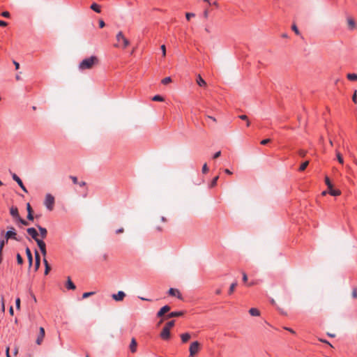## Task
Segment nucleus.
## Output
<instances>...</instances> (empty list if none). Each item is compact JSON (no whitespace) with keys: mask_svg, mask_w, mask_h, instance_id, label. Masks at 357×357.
<instances>
[{"mask_svg":"<svg viewBox=\"0 0 357 357\" xmlns=\"http://www.w3.org/2000/svg\"><path fill=\"white\" fill-rule=\"evenodd\" d=\"M17 221H18L19 222H20L23 225H29V222L26 220L22 219V218H19L17 220Z\"/></svg>","mask_w":357,"mask_h":357,"instance_id":"ea45409f","label":"nucleus"},{"mask_svg":"<svg viewBox=\"0 0 357 357\" xmlns=\"http://www.w3.org/2000/svg\"><path fill=\"white\" fill-rule=\"evenodd\" d=\"M66 288L68 289H72V290H74L76 288L75 284L72 282L70 277H68V280L66 282Z\"/></svg>","mask_w":357,"mask_h":357,"instance_id":"412c9836","label":"nucleus"},{"mask_svg":"<svg viewBox=\"0 0 357 357\" xmlns=\"http://www.w3.org/2000/svg\"><path fill=\"white\" fill-rule=\"evenodd\" d=\"M211 5H213L214 6H215L216 8L219 7V3H218V1H213V2L211 3Z\"/></svg>","mask_w":357,"mask_h":357,"instance_id":"774afa93","label":"nucleus"},{"mask_svg":"<svg viewBox=\"0 0 357 357\" xmlns=\"http://www.w3.org/2000/svg\"><path fill=\"white\" fill-rule=\"evenodd\" d=\"M98 62V59L96 56H91L90 57L83 59L79 64V69L80 70H89Z\"/></svg>","mask_w":357,"mask_h":357,"instance_id":"f257e3e1","label":"nucleus"},{"mask_svg":"<svg viewBox=\"0 0 357 357\" xmlns=\"http://www.w3.org/2000/svg\"><path fill=\"white\" fill-rule=\"evenodd\" d=\"M17 261L19 264H22L23 263V259L19 253L17 254Z\"/></svg>","mask_w":357,"mask_h":357,"instance_id":"a19ab883","label":"nucleus"},{"mask_svg":"<svg viewBox=\"0 0 357 357\" xmlns=\"http://www.w3.org/2000/svg\"><path fill=\"white\" fill-rule=\"evenodd\" d=\"M126 296V294L123 291H118L117 294H112V297L116 301H121Z\"/></svg>","mask_w":357,"mask_h":357,"instance_id":"9b49d317","label":"nucleus"},{"mask_svg":"<svg viewBox=\"0 0 357 357\" xmlns=\"http://www.w3.org/2000/svg\"><path fill=\"white\" fill-rule=\"evenodd\" d=\"M45 333L44 328L40 327V330H39V334H38V337L36 341L37 344H38V345L41 344V343L43 342V338L45 337Z\"/></svg>","mask_w":357,"mask_h":357,"instance_id":"f8f14e48","label":"nucleus"},{"mask_svg":"<svg viewBox=\"0 0 357 357\" xmlns=\"http://www.w3.org/2000/svg\"><path fill=\"white\" fill-rule=\"evenodd\" d=\"M218 178H219L218 176H217L213 178V180L211 183V185H210L211 188H213L216 185Z\"/></svg>","mask_w":357,"mask_h":357,"instance_id":"72a5a7b5","label":"nucleus"},{"mask_svg":"<svg viewBox=\"0 0 357 357\" xmlns=\"http://www.w3.org/2000/svg\"><path fill=\"white\" fill-rule=\"evenodd\" d=\"M1 310L3 312H5V303L3 296H1Z\"/></svg>","mask_w":357,"mask_h":357,"instance_id":"09e8293b","label":"nucleus"},{"mask_svg":"<svg viewBox=\"0 0 357 357\" xmlns=\"http://www.w3.org/2000/svg\"><path fill=\"white\" fill-rule=\"evenodd\" d=\"M116 38L119 43L115 45V47H121L125 49L130 45L129 40L124 36L122 31H119Z\"/></svg>","mask_w":357,"mask_h":357,"instance_id":"f03ea898","label":"nucleus"},{"mask_svg":"<svg viewBox=\"0 0 357 357\" xmlns=\"http://www.w3.org/2000/svg\"><path fill=\"white\" fill-rule=\"evenodd\" d=\"M284 329L289 331L292 334H295V331L291 328L284 327Z\"/></svg>","mask_w":357,"mask_h":357,"instance_id":"4d7b16f0","label":"nucleus"},{"mask_svg":"<svg viewBox=\"0 0 357 357\" xmlns=\"http://www.w3.org/2000/svg\"><path fill=\"white\" fill-rule=\"evenodd\" d=\"M249 313L250 314L251 316H259L260 315V312L258 309L257 308H250V310H249Z\"/></svg>","mask_w":357,"mask_h":357,"instance_id":"393cba45","label":"nucleus"},{"mask_svg":"<svg viewBox=\"0 0 357 357\" xmlns=\"http://www.w3.org/2000/svg\"><path fill=\"white\" fill-rule=\"evenodd\" d=\"M7 22L3 20H0V26H7Z\"/></svg>","mask_w":357,"mask_h":357,"instance_id":"052dcab7","label":"nucleus"},{"mask_svg":"<svg viewBox=\"0 0 357 357\" xmlns=\"http://www.w3.org/2000/svg\"><path fill=\"white\" fill-rule=\"evenodd\" d=\"M124 231L123 228H120V229H118L116 231V234H121V233H123Z\"/></svg>","mask_w":357,"mask_h":357,"instance_id":"338daca9","label":"nucleus"},{"mask_svg":"<svg viewBox=\"0 0 357 357\" xmlns=\"http://www.w3.org/2000/svg\"><path fill=\"white\" fill-rule=\"evenodd\" d=\"M15 305H16V308L17 309H20V298H17L16 300H15Z\"/></svg>","mask_w":357,"mask_h":357,"instance_id":"37998d69","label":"nucleus"},{"mask_svg":"<svg viewBox=\"0 0 357 357\" xmlns=\"http://www.w3.org/2000/svg\"><path fill=\"white\" fill-rule=\"evenodd\" d=\"M10 215L16 219V220L20 218V215H19V213H18V209L17 207H11L10 209Z\"/></svg>","mask_w":357,"mask_h":357,"instance_id":"f3484780","label":"nucleus"},{"mask_svg":"<svg viewBox=\"0 0 357 357\" xmlns=\"http://www.w3.org/2000/svg\"><path fill=\"white\" fill-rule=\"evenodd\" d=\"M37 228L38 229V231L40 232V235L42 238V239L45 238L47 235V230L46 228L41 227L39 225H36Z\"/></svg>","mask_w":357,"mask_h":357,"instance_id":"4468645a","label":"nucleus"},{"mask_svg":"<svg viewBox=\"0 0 357 357\" xmlns=\"http://www.w3.org/2000/svg\"><path fill=\"white\" fill-rule=\"evenodd\" d=\"M12 178L15 181H16L17 183V184L20 185V187L22 188V190L23 191H24L25 192H27L26 188L24 185L22 180L16 174H13Z\"/></svg>","mask_w":357,"mask_h":357,"instance_id":"1a4fd4ad","label":"nucleus"},{"mask_svg":"<svg viewBox=\"0 0 357 357\" xmlns=\"http://www.w3.org/2000/svg\"><path fill=\"white\" fill-rule=\"evenodd\" d=\"M160 337L164 340H169L170 338V330L164 327L160 333Z\"/></svg>","mask_w":357,"mask_h":357,"instance_id":"9d476101","label":"nucleus"},{"mask_svg":"<svg viewBox=\"0 0 357 357\" xmlns=\"http://www.w3.org/2000/svg\"><path fill=\"white\" fill-rule=\"evenodd\" d=\"M183 314L184 312L183 311L172 312L167 315L166 318L170 319L173 317H181L182 315H183Z\"/></svg>","mask_w":357,"mask_h":357,"instance_id":"2eb2a0df","label":"nucleus"},{"mask_svg":"<svg viewBox=\"0 0 357 357\" xmlns=\"http://www.w3.org/2000/svg\"><path fill=\"white\" fill-rule=\"evenodd\" d=\"M220 155H221V151H218V152H216V153H214V155H213V159H216V158H218V157H220Z\"/></svg>","mask_w":357,"mask_h":357,"instance_id":"603ef678","label":"nucleus"},{"mask_svg":"<svg viewBox=\"0 0 357 357\" xmlns=\"http://www.w3.org/2000/svg\"><path fill=\"white\" fill-rule=\"evenodd\" d=\"M175 324V321L174 320H172V321H168L165 326H164L165 328H167L168 329L170 330V328L172 327H173Z\"/></svg>","mask_w":357,"mask_h":357,"instance_id":"7c9ffc66","label":"nucleus"},{"mask_svg":"<svg viewBox=\"0 0 357 357\" xmlns=\"http://www.w3.org/2000/svg\"><path fill=\"white\" fill-rule=\"evenodd\" d=\"M347 77L351 81H356L357 80V74L349 73L347 75Z\"/></svg>","mask_w":357,"mask_h":357,"instance_id":"c85d7f7f","label":"nucleus"},{"mask_svg":"<svg viewBox=\"0 0 357 357\" xmlns=\"http://www.w3.org/2000/svg\"><path fill=\"white\" fill-rule=\"evenodd\" d=\"M201 349V344L198 341L192 342L189 348L190 355L189 357H194Z\"/></svg>","mask_w":357,"mask_h":357,"instance_id":"7ed1b4c3","label":"nucleus"},{"mask_svg":"<svg viewBox=\"0 0 357 357\" xmlns=\"http://www.w3.org/2000/svg\"><path fill=\"white\" fill-rule=\"evenodd\" d=\"M346 23L349 31H352L357 29V23L354 17L347 15L346 17Z\"/></svg>","mask_w":357,"mask_h":357,"instance_id":"20e7f679","label":"nucleus"},{"mask_svg":"<svg viewBox=\"0 0 357 357\" xmlns=\"http://www.w3.org/2000/svg\"><path fill=\"white\" fill-rule=\"evenodd\" d=\"M35 255H36L35 256L36 257V269L37 270L40 266V257L37 251H36Z\"/></svg>","mask_w":357,"mask_h":357,"instance_id":"cd10ccee","label":"nucleus"},{"mask_svg":"<svg viewBox=\"0 0 357 357\" xmlns=\"http://www.w3.org/2000/svg\"><path fill=\"white\" fill-rule=\"evenodd\" d=\"M36 242L38 248H40V250L42 255H43L44 257H45V256L47 255L45 243L43 241V239H39V240L36 241Z\"/></svg>","mask_w":357,"mask_h":357,"instance_id":"0eeeda50","label":"nucleus"},{"mask_svg":"<svg viewBox=\"0 0 357 357\" xmlns=\"http://www.w3.org/2000/svg\"><path fill=\"white\" fill-rule=\"evenodd\" d=\"M196 82L199 86H205L206 85L205 80L200 75H197Z\"/></svg>","mask_w":357,"mask_h":357,"instance_id":"aec40b11","label":"nucleus"},{"mask_svg":"<svg viewBox=\"0 0 357 357\" xmlns=\"http://www.w3.org/2000/svg\"><path fill=\"white\" fill-rule=\"evenodd\" d=\"M137 343L135 338H132L130 344V350L132 353H135L137 351Z\"/></svg>","mask_w":357,"mask_h":357,"instance_id":"a211bd4d","label":"nucleus"},{"mask_svg":"<svg viewBox=\"0 0 357 357\" xmlns=\"http://www.w3.org/2000/svg\"><path fill=\"white\" fill-rule=\"evenodd\" d=\"M105 22L102 20L99 21V26L100 28H103L105 26Z\"/></svg>","mask_w":357,"mask_h":357,"instance_id":"13d9d810","label":"nucleus"},{"mask_svg":"<svg viewBox=\"0 0 357 357\" xmlns=\"http://www.w3.org/2000/svg\"><path fill=\"white\" fill-rule=\"evenodd\" d=\"M239 118L241 119V120H244V121H248V118L246 115L245 114H243V115H240L239 116Z\"/></svg>","mask_w":357,"mask_h":357,"instance_id":"6e6d98bb","label":"nucleus"},{"mask_svg":"<svg viewBox=\"0 0 357 357\" xmlns=\"http://www.w3.org/2000/svg\"><path fill=\"white\" fill-rule=\"evenodd\" d=\"M13 64L15 65L16 70H18L20 68V64L18 62H17L16 61H13Z\"/></svg>","mask_w":357,"mask_h":357,"instance_id":"680f3d73","label":"nucleus"},{"mask_svg":"<svg viewBox=\"0 0 357 357\" xmlns=\"http://www.w3.org/2000/svg\"><path fill=\"white\" fill-rule=\"evenodd\" d=\"M308 164H309V161H305V162H303L299 167V171L305 170L306 169V167H307Z\"/></svg>","mask_w":357,"mask_h":357,"instance_id":"473e14b6","label":"nucleus"},{"mask_svg":"<svg viewBox=\"0 0 357 357\" xmlns=\"http://www.w3.org/2000/svg\"><path fill=\"white\" fill-rule=\"evenodd\" d=\"M328 193L332 196H338L341 194V192L339 190H334L332 187L328 188Z\"/></svg>","mask_w":357,"mask_h":357,"instance_id":"a878e982","label":"nucleus"},{"mask_svg":"<svg viewBox=\"0 0 357 357\" xmlns=\"http://www.w3.org/2000/svg\"><path fill=\"white\" fill-rule=\"evenodd\" d=\"M161 50H162V56H165V55H166V47H165V45H162L161 46Z\"/></svg>","mask_w":357,"mask_h":357,"instance_id":"864d4df0","label":"nucleus"},{"mask_svg":"<svg viewBox=\"0 0 357 357\" xmlns=\"http://www.w3.org/2000/svg\"><path fill=\"white\" fill-rule=\"evenodd\" d=\"M336 155H337V158L338 162L340 164H343L344 160H343L342 155L339 152H337Z\"/></svg>","mask_w":357,"mask_h":357,"instance_id":"e433bc0d","label":"nucleus"},{"mask_svg":"<svg viewBox=\"0 0 357 357\" xmlns=\"http://www.w3.org/2000/svg\"><path fill=\"white\" fill-rule=\"evenodd\" d=\"M169 294L172 296H176L178 298H181V294L179 291L176 289L170 288L169 289Z\"/></svg>","mask_w":357,"mask_h":357,"instance_id":"dca6fc26","label":"nucleus"},{"mask_svg":"<svg viewBox=\"0 0 357 357\" xmlns=\"http://www.w3.org/2000/svg\"><path fill=\"white\" fill-rule=\"evenodd\" d=\"M352 100L354 103H357V91H354L352 96Z\"/></svg>","mask_w":357,"mask_h":357,"instance_id":"79ce46f5","label":"nucleus"},{"mask_svg":"<svg viewBox=\"0 0 357 357\" xmlns=\"http://www.w3.org/2000/svg\"><path fill=\"white\" fill-rule=\"evenodd\" d=\"M270 141H271L270 139H265L261 140L260 143H261V145H266L268 142H270Z\"/></svg>","mask_w":357,"mask_h":357,"instance_id":"8fccbe9b","label":"nucleus"},{"mask_svg":"<svg viewBox=\"0 0 357 357\" xmlns=\"http://www.w3.org/2000/svg\"><path fill=\"white\" fill-rule=\"evenodd\" d=\"M26 232L35 241L40 239L38 238V233L34 227L28 228Z\"/></svg>","mask_w":357,"mask_h":357,"instance_id":"6e6552de","label":"nucleus"},{"mask_svg":"<svg viewBox=\"0 0 357 357\" xmlns=\"http://www.w3.org/2000/svg\"><path fill=\"white\" fill-rule=\"evenodd\" d=\"M1 235H5L6 239L8 240H14L15 238H17V232L15 229L13 227H10L9 230H8L6 232H5L4 230H2L1 231Z\"/></svg>","mask_w":357,"mask_h":357,"instance_id":"423d86ee","label":"nucleus"},{"mask_svg":"<svg viewBox=\"0 0 357 357\" xmlns=\"http://www.w3.org/2000/svg\"><path fill=\"white\" fill-rule=\"evenodd\" d=\"M172 82V79L170 77H165L164 79H162V83L163 84H167L169 83H170Z\"/></svg>","mask_w":357,"mask_h":357,"instance_id":"f704fd0d","label":"nucleus"},{"mask_svg":"<svg viewBox=\"0 0 357 357\" xmlns=\"http://www.w3.org/2000/svg\"><path fill=\"white\" fill-rule=\"evenodd\" d=\"M170 310V307L169 305H165L160 308V310L157 313L158 317H162L165 313Z\"/></svg>","mask_w":357,"mask_h":357,"instance_id":"ddd939ff","label":"nucleus"},{"mask_svg":"<svg viewBox=\"0 0 357 357\" xmlns=\"http://www.w3.org/2000/svg\"><path fill=\"white\" fill-rule=\"evenodd\" d=\"M236 285H237V282H233V283L230 285V287H229V294H231L234 292V289H235V288H236Z\"/></svg>","mask_w":357,"mask_h":357,"instance_id":"2f4dec72","label":"nucleus"},{"mask_svg":"<svg viewBox=\"0 0 357 357\" xmlns=\"http://www.w3.org/2000/svg\"><path fill=\"white\" fill-rule=\"evenodd\" d=\"M351 296L354 298H357V290L356 289H354L351 293Z\"/></svg>","mask_w":357,"mask_h":357,"instance_id":"3c124183","label":"nucleus"},{"mask_svg":"<svg viewBox=\"0 0 357 357\" xmlns=\"http://www.w3.org/2000/svg\"><path fill=\"white\" fill-rule=\"evenodd\" d=\"M325 182H326V184L328 186V188H331L333 187V185L330 181V179L328 178V177H326L325 178Z\"/></svg>","mask_w":357,"mask_h":357,"instance_id":"58836bf2","label":"nucleus"},{"mask_svg":"<svg viewBox=\"0 0 357 357\" xmlns=\"http://www.w3.org/2000/svg\"><path fill=\"white\" fill-rule=\"evenodd\" d=\"M204 16L205 18L208 17V9H205V10L204 11Z\"/></svg>","mask_w":357,"mask_h":357,"instance_id":"0e129e2a","label":"nucleus"},{"mask_svg":"<svg viewBox=\"0 0 357 357\" xmlns=\"http://www.w3.org/2000/svg\"><path fill=\"white\" fill-rule=\"evenodd\" d=\"M195 14L192 13H187L185 14V17L188 20H190L192 17H194Z\"/></svg>","mask_w":357,"mask_h":357,"instance_id":"a18cd8bd","label":"nucleus"},{"mask_svg":"<svg viewBox=\"0 0 357 357\" xmlns=\"http://www.w3.org/2000/svg\"><path fill=\"white\" fill-rule=\"evenodd\" d=\"M26 256L28 258L29 266H31L32 265V262H33V257H32L31 252L28 247L26 248Z\"/></svg>","mask_w":357,"mask_h":357,"instance_id":"4be33fe9","label":"nucleus"},{"mask_svg":"<svg viewBox=\"0 0 357 357\" xmlns=\"http://www.w3.org/2000/svg\"><path fill=\"white\" fill-rule=\"evenodd\" d=\"M44 204L49 211H52L54 205V197L51 194H47Z\"/></svg>","mask_w":357,"mask_h":357,"instance_id":"39448f33","label":"nucleus"},{"mask_svg":"<svg viewBox=\"0 0 357 357\" xmlns=\"http://www.w3.org/2000/svg\"><path fill=\"white\" fill-rule=\"evenodd\" d=\"M27 219L29 220H33V215L31 212L29 211V213L27 214Z\"/></svg>","mask_w":357,"mask_h":357,"instance_id":"5fc2aeb1","label":"nucleus"},{"mask_svg":"<svg viewBox=\"0 0 357 357\" xmlns=\"http://www.w3.org/2000/svg\"><path fill=\"white\" fill-rule=\"evenodd\" d=\"M1 236H2V238L0 240V257H1V253H2V250H3L4 245L8 241V240L6 239V237L5 236V235H1Z\"/></svg>","mask_w":357,"mask_h":357,"instance_id":"6ab92c4d","label":"nucleus"},{"mask_svg":"<svg viewBox=\"0 0 357 357\" xmlns=\"http://www.w3.org/2000/svg\"><path fill=\"white\" fill-rule=\"evenodd\" d=\"M243 281L246 282L248 281V276L245 273H243Z\"/></svg>","mask_w":357,"mask_h":357,"instance_id":"bf43d9fd","label":"nucleus"},{"mask_svg":"<svg viewBox=\"0 0 357 357\" xmlns=\"http://www.w3.org/2000/svg\"><path fill=\"white\" fill-rule=\"evenodd\" d=\"M202 170V172L204 174H206V173L208 172V168L207 165L206 163L203 165Z\"/></svg>","mask_w":357,"mask_h":357,"instance_id":"c03bdc74","label":"nucleus"},{"mask_svg":"<svg viewBox=\"0 0 357 357\" xmlns=\"http://www.w3.org/2000/svg\"><path fill=\"white\" fill-rule=\"evenodd\" d=\"M70 178L73 181L74 184H77L78 183V180H77V178L76 176H70Z\"/></svg>","mask_w":357,"mask_h":357,"instance_id":"de8ad7c7","label":"nucleus"},{"mask_svg":"<svg viewBox=\"0 0 357 357\" xmlns=\"http://www.w3.org/2000/svg\"><path fill=\"white\" fill-rule=\"evenodd\" d=\"M80 187H84L86 185V183L84 181L78 182L77 183Z\"/></svg>","mask_w":357,"mask_h":357,"instance_id":"69168bd1","label":"nucleus"},{"mask_svg":"<svg viewBox=\"0 0 357 357\" xmlns=\"http://www.w3.org/2000/svg\"><path fill=\"white\" fill-rule=\"evenodd\" d=\"M191 337V335L188 333H182L181 335V341L183 343L187 342Z\"/></svg>","mask_w":357,"mask_h":357,"instance_id":"5701e85b","label":"nucleus"},{"mask_svg":"<svg viewBox=\"0 0 357 357\" xmlns=\"http://www.w3.org/2000/svg\"><path fill=\"white\" fill-rule=\"evenodd\" d=\"M95 294V292L93 291H90V292H85L82 294V298H86L88 297H89L90 296H92Z\"/></svg>","mask_w":357,"mask_h":357,"instance_id":"4c0bfd02","label":"nucleus"},{"mask_svg":"<svg viewBox=\"0 0 357 357\" xmlns=\"http://www.w3.org/2000/svg\"><path fill=\"white\" fill-rule=\"evenodd\" d=\"M90 8L97 13H100L101 12L100 6L96 3H92Z\"/></svg>","mask_w":357,"mask_h":357,"instance_id":"b1692460","label":"nucleus"},{"mask_svg":"<svg viewBox=\"0 0 357 357\" xmlns=\"http://www.w3.org/2000/svg\"><path fill=\"white\" fill-rule=\"evenodd\" d=\"M1 16H3V17H6V18H8L10 17V13L8 12V11H3V13H1Z\"/></svg>","mask_w":357,"mask_h":357,"instance_id":"49530a36","label":"nucleus"},{"mask_svg":"<svg viewBox=\"0 0 357 357\" xmlns=\"http://www.w3.org/2000/svg\"><path fill=\"white\" fill-rule=\"evenodd\" d=\"M26 209H27L28 213H29V211L32 213V208L31 207L30 204H29V203L26 205Z\"/></svg>","mask_w":357,"mask_h":357,"instance_id":"e2e57ef3","label":"nucleus"},{"mask_svg":"<svg viewBox=\"0 0 357 357\" xmlns=\"http://www.w3.org/2000/svg\"><path fill=\"white\" fill-rule=\"evenodd\" d=\"M152 100L162 102L164 101V98L160 95H155L152 98Z\"/></svg>","mask_w":357,"mask_h":357,"instance_id":"c756f323","label":"nucleus"},{"mask_svg":"<svg viewBox=\"0 0 357 357\" xmlns=\"http://www.w3.org/2000/svg\"><path fill=\"white\" fill-rule=\"evenodd\" d=\"M291 29H292V31H294L295 32V33L296 35H298V36L300 35V31H299L297 26L295 24H292Z\"/></svg>","mask_w":357,"mask_h":357,"instance_id":"c9c22d12","label":"nucleus"},{"mask_svg":"<svg viewBox=\"0 0 357 357\" xmlns=\"http://www.w3.org/2000/svg\"><path fill=\"white\" fill-rule=\"evenodd\" d=\"M43 262H44V264H45V275H47L49 271H50L51 269V267L49 265L48 262H47V260L46 259L45 257H44L43 259Z\"/></svg>","mask_w":357,"mask_h":357,"instance_id":"bb28decb","label":"nucleus"}]
</instances>
